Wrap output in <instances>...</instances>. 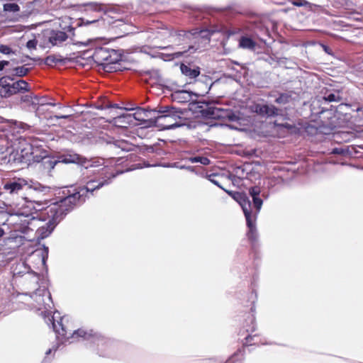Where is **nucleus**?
I'll use <instances>...</instances> for the list:
<instances>
[{
  "label": "nucleus",
  "instance_id": "nucleus-1",
  "mask_svg": "<svg viewBox=\"0 0 363 363\" xmlns=\"http://www.w3.org/2000/svg\"><path fill=\"white\" fill-rule=\"evenodd\" d=\"M261 190L258 186H252L249 189V194L252 199V203L245 194L237 193L235 196V199L241 206L244 212L247 225L249 228L247 235L249 239L252 240H255L257 238L255 222L263 203L259 196Z\"/></svg>",
  "mask_w": 363,
  "mask_h": 363
},
{
  "label": "nucleus",
  "instance_id": "nucleus-2",
  "mask_svg": "<svg viewBox=\"0 0 363 363\" xmlns=\"http://www.w3.org/2000/svg\"><path fill=\"white\" fill-rule=\"evenodd\" d=\"M79 196V193L69 195L59 201L50 204L45 209V212L43 214L47 215L48 230L45 233H42L43 238L47 237L53 230L57 224L60 222L67 213L75 205Z\"/></svg>",
  "mask_w": 363,
  "mask_h": 363
},
{
  "label": "nucleus",
  "instance_id": "nucleus-3",
  "mask_svg": "<svg viewBox=\"0 0 363 363\" xmlns=\"http://www.w3.org/2000/svg\"><path fill=\"white\" fill-rule=\"evenodd\" d=\"M154 112L157 113L153 119V123L156 127L161 130H166L178 126L177 122L180 117L177 113L169 109L168 107L160 108L157 111L155 110Z\"/></svg>",
  "mask_w": 363,
  "mask_h": 363
},
{
  "label": "nucleus",
  "instance_id": "nucleus-4",
  "mask_svg": "<svg viewBox=\"0 0 363 363\" xmlns=\"http://www.w3.org/2000/svg\"><path fill=\"white\" fill-rule=\"evenodd\" d=\"M28 91V84L24 80H19L11 84L9 89L5 91L4 98H8L20 91Z\"/></svg>",
  "mask_w": 363,
  "mask_h": 363
},
{
  "label": "nucleus",
  "instance_id": "nucleus-5",
  "mask_svg": "<svg viewBox=\"0 0 363 363\" xmlns=\"http://www.w3.org/2000/svg\"><path fill=\"white\" fill-rule=\"evenodd\" d=\"M224 27L223 25L213 24L209 26L206 29L202 30L198 33L194 38L201 37L204 39L205 41H209V37L216 33L223 32Z\"/></svg>",
  "mask_w": 363,
  "mask_h": 363
},
{
  "label": "nucleus",
  "instance_id": "nucleus-6",
  "mask_svg": "<svg viewBox=\"0 0 363 363\" xmlns=\"http://www.w3.org/2000/svg\"><path fill=\"white\" fill-rule=\"evenodd\" d=\"M145 110L143 108H137L136 112L134 113L133 115L123 114L117 118H115V121H116V123H122L123 122L122 119H127L126 123L130 124L133 121V120H132L133 118L137 121H142L145 120Z\"/></svg>",
  "mask_w": 363,
  "mask_h": 363
},
{
  "label": "nucleus",
  "instance_id": "nucleus-7",
  "mask_svg": "<svg viewBox=\"0 0 363 363\" xmlns=\"http://www.w3.org/2000/svg\"><path fill=\"white\" fill-rule=\"evenodd\" d=\"M26 185H27V182L23 179L19 178L17 180L6 182L4 186V189L11 194H18Z\"/></svg>",
  "mask_w": 363,
  "mask_h": 363
},
{
  "label": "nucleus",
  "instance_id": "nucleus-8",
  "mask_svg": "<svg viewBox=\"0 0 363 363\" xmlns=\"http://www.w3.org/2000/svg\"><path fill=\"white\" fill-rule=\"evenodd\" d=\"M191 35L192 34H191L190 33H184V35H182V37L184 38L189 39ZM181 36V34L177 36L173 35V33L167 28H161L157 31L155 39L161 41H164L166 40H168L171 37H176L177 38H179Z\"/></svg>",
  "mask_w": 363,
  "mask_h": 363
},
{
  "label": "nucleus",
  "instance_id": "nucleus-9",
  "mask_svg": "<svg viewBox=\"0 0 363 363\" xmlns=\"http://www.w3.org/2000/svg\"><path fill=\"white\" fill-rule=\"evenodd\" d=\"M212 114L216 117L228 118L230 121H235L239 119V117L229 109L214 108L212 111Z\"/></svg>",
  "mask_w": 363,
  "mask_h": 363
},
{
  "label": "nucleus",
  "instance_id": "nucleus-10",
  "mask_svg": "<svg viewBox=\"0 0 363 363\" xmlns=\"http://www.w3.org/2000/svg\"><path fill=\"white\" fill-rule=\"evenodd\" d=\"M67 35L63 31L52 30L48 36V41L52 45H59L67 39Z\"/></svg>",
  "mask_w": 363,
  "mask_h": 363
},
{
  "label": "nucleus",
  "instance_id": "nucleus-11",
  "mask_svg": "<svg viewBox=\"0 0 363 363\" xmlns=\"http://www.w3.org/2000/svg\"><path fill=\"white\" fill-rule=\"evenodd\" d=\"M172 99L178 103H186L191 100V94L187 91L181 90L172 94Z\"/></svg>",
  "mask_w": 363,
  "mask_h": 363
},
{
  "label": "nucleus",
  "instance_id": "nucleus-12",
  "mask_svg": "<svg viewBox=\"0 0 363 363\" xmlns=\"http://www.w3.org/2000/svg\"><path fill=\"white\" fill-rule=\"evenodd\" d=\"M106 184H108V182L105 179L101 181L91 179L86 182V185L84 189H86V191L92 192L95 189H98Z\"/></svg>",
  "mask_w": 363,
  "mask_h": 363
},
{
  "label": "nucleus",
  "instance_id": "nucleus-13",
  "mask_svg": "<svg viewBox=\"0 0 363 363\" xmlns=\"http://www.w3.org/2000/svg\"><path fill=\"white\" fill-rule=\"evenodd\" d=\"M180 69L183 74L189 77L191 79L196 77L200 73L199 68L192 69L188 65H185L184 64H182Z\"/></svg>",
  "mask_w": 363,
  "mask_h": 363
},
{
  "label": "nucleus",
  "instance_id": "nucleus-14",
  "mask_svg": "<svg viewBox=\"0 0 363 363\" xmlns=\"http://www.w3.org/2000/svg\"><path fill=\"white\" fill-rule=\"evenodd\" d=\"M55 318H56V316L52 317V325L53 330H55V332L56 333H57L62 336H65L66 335V330L64 328V326L62 324V320L65 319V318H60V320L57 321V323H55Z\"/></svg>",
  "mask_w": 363,
  "mask_h": 363
},
{
  "label": "nucleus",
  "instance_id": "nucleus-15",
  "mask_svg": "<svg viewBox=\"0 0 363 363\" xmlns=\"http://www.w3.org/2000/svg\"><path fill=\"white\" fill-rule=\"evenodd\" d=\"M239 47L244 49L254 50L255 43L250 38L242 37L239 41Z\"/></svg>",
  "mask_w": 363,
  "mask_h": 363
},
{
  "label": "nucleus",
  "instance_id": "nucleus-16",
  "mask_svg": "<svg viewBox=\"0 0 363 363\" xmlns=\"http://www.w3.org/2000/svg\"><path fill=\"white\" fill-rule=\"evenodd\" d=\"M37 194H42V195H47L50 191V188L48 186H43L40 184H35L30 186Z\"/></svg>",
  "mask_w": 363,
  "mask_h": 363
},
{
  "label": "nucleus",
  "instance_id": "nucleus-17",
  "mask_svg": "<svg viewBox=\"0 0 363 363\" xmlns=\"http://www.w3.org/2000/svg\"><path fill=\"white\" fill-rule=\"evenodd\" d=\"M64 60L60 56L49 55L45 59V64L49 66H53L58 62H62Z\"/></svg>",
  "mask_w": 363,
  "mask_h": 363
},
{
  "label": "nucleus",
  "instance_id": "nucleus-18",
  "mask_svg": "<svg viewBox=\"0 0 363 363\" xmlns=\"http://www.w3.org/2000/svg\"><path fill=\"white\" fill-rule=\"evenodd\" d=\"M9 79H10V78L7 77H2L0 78V86H1L0 95L2 97H4V94H5L4 91H6L11 84L9 82Z\"/></svg>",
  "mask_w": 363,
  "mask_h": 363
},
{
  "label": "nucleus",
  "instance_id": "nucleus-19",
  "mask_svg": "<svg viewBox=\"0 0 363 363\" xmlns=\"http://www.w3.org/2000/svg\"><path fill=\"white\" fill-rule=\"evenodd\" d=\"M281 114V111L273 105H267L266 111L267 116H274Z\"/></svg>",
  "mask_w": 363,
  "mask_h": 363
},
{
  "label": "nucleus",
  "instance_id": "nucleus-20",
  "mask_svg": "<svg viewBox=\"0 0 363 363\" xmlns=\"http://www.w3.org/2000/svg\"><path fill=\"white\" fill-rule=\"evenodd\" d=\"M197 49H198V48H195L194 45H189L188 50H184L183 51L174 52L172 54H171V56L172 57V59L177 58V57H181L183 54L186 53L187 51H189L191 53V52H194Z\"/></svg>",
  "mask_w": 363,
  "mask_h": 363
},
{
  "label": "nucleus",
  "instance_id": "nucleus-21",
  "mask_svg": "<svg viewBox=\"0 0 363 363\" xmlns=\"http://www.w3.org/2000/svg\"><path fill=\"white\" fill-rule=\"evenodd\" d=\"M189 160L192 163L200 162L203 165H208L210 164V160L205 157H190Z\"/></svg>",
  "mask_w": 363,
  "mask_h": 363
},
{
  "label": "nucleus",
  "instance_id": "nucleus-22",
  "mask_svg": "<svg viewBox=\"0 0 363 363\" xmlns=\"http://www.w3.org/2000/svg\"><path fill=\"white\" fill-rule=\"evenodd\" d=\"M29 69L24 66L18 67L13 69V74L18 77H23L28 74Z\"/></svg>",
  "mask_w": 363,
  "mask_h": 363
},
{
  "label": "nucleus",
  "instance_id": "nucleus-23",
  "mask_svg": "<svg viewBox=\"0 0 363 363\" xmlns=\"http://www.w3.org/2000/svg\"><path fill=\"white\" fill-rule=\"evenodd\" d=\"M4 10L9 12H17L20 10V7L14 3L5 4L4 5Z\"/></svg>",
  "mask_w": 363,
  "mask_h": 363
},
{
  "label": "nucleus",
  "instance_id": "nucleus-24",
  "mask_svg": "<svg viewBox=\"0 0 363 363\" xmlns=\"http://www.w3.org/2000/svg\"><path fill=\"white\" fill-rule=\"evenodd\" d=\"M291 99V96L289 94H282L276 99L275 101L277 104H286L290 101Z\"/></svg>",
  "mask_w": 363,
  "mask_h": 363
},
{
  "label": "nucleus",
  "instance_id": "nucleus-25",
  "mask_svg": "<svg viewBox=\"0 0 363 363\" xmlns=\"http://www.w3.org/2000/svg\"><path fill=\"white\" fill-rule=\"evenodd\" d=\"M292 4L296 6H306L311 8L313 4H311L310 2L307 1L306 0H294L292 1Z\"/></svg>",
  "mask_w": 363,
  "mask_h": 363
},
{
  "label": "nucleus",
  "instance_id": "nucleus-26",
  "mask_svg": "<svg viewBox=\"0 0 363 363\" xmlns=\"http://www.w3.org/2000/svg\"><path fill=\"white\" fill-rule=\"evenodd\" d=\"M326 101H339L340 96L338 94H329L328 96L324 97Z\"/></svg>",
  "mask_w": 363,
  "mask_h": 363
},
{
  "label": "nucleus",
  "instance_id": "nucleus-27",
  "mask_svg": "<svg viewBox=\"0 0 363 363\" xmlns=\"http://www.w3.org/2000/svg\"><path fill=\"white\" fill-rule=\"evenodd\" d=\"M267 105H257L255 106V111L262 116L266 115Z\"/></svg>",
  "mask_w": 363,
  "mask_h": 363
},
{
  "label": "nucleus",
  "instance_id": "nucleus-28",
  "mask_svg": "<svg viewBox=\"0 0 363 363\" xmlns=\"http://www.w3.org/2000/svg\"><path fill=\"white\" fill-rule=\"evenodd\" d=\"M75 335L79 336V337H84L85 338H87V336H90V333H87L86 331L82 329H79L77 330H75L73 334L72 337H74Z\"/></svg>",
  "mask_w": 363,
  "mask_h": 363
},
{
  "label": "nucleus",
  "instance_id": "nucleus-29",
  "mask_svg": "<svg viewBox=\"0 0 363 363\" xmlns=\"http://www.w3.org/2000/svg\"><path fill=\"white\" fill-rule=\"evenodd\" d=\"M218 175L217 174H211L210 175L208 176V180L212 182L213 184H214L215 185L218 186V187H220V189H223V188L220 185L219 182L216 179V177H217Z\"/></svg>",
  "mask_w": 363,
  "mask_h": 363
},
{
  "label": "nucleus",
  "instance_id": "nucleus-30",
  "mask_svg": "<svg viewBox=\"0 0 363 363\" xmlns=\"http://www.w3.org/2000/svg\"><path fill=\"white\" fill-rule=\"evenodd\" d=\"M43 162L45 165L48 164L50 169H53L55 164L57 163L56 161H52L50 158H44Z\"/></svg>",
  "mask_w": 363,
  "mask_h": 363
},
{
  "label": "nucleus",
  "instance_id": "nucleus-31",
  "mask_svg": "<svg viewBox=\"0 0 363 363\" xmlns=\"http://www.w3.org/2000/svg\"><path fill=\"white\" fill-rule=\"evenodd\" d=\"M86 6L90 10L100 11L101 9V5L96 3H89Z\"/></svg>",
  "mask_w": 363,
  "mask_h": 363
},
{
  "label": "nucleus",
  "instance_id": "nucleus-32",
  "mask_svg": "<svg viewBox=\"0 0 363 363\" xmlns=\"http://www.w3.org/2000/svg\"><path fill=\"white\" fill-rule=\"evenodd\" d=\"M101 65L103 66V69L106 71V72H111L113 71L114 69V67L113 66V64H111V63H108V62H106V63H103L101 64Z\"/></svg>",
  "mask_w": 363,
  "mask_h": 363
},
{
  "label": "nucleus",
  "instance_id": "nucleus-33",
  "mask_svg": "<svg viewBox=\"0 0 363 363\" xmlns=\"http://www.w3.org/2000/svg\"><path fill=\"white\" fill-rule=\"evenodd\" d=\"M0 52L3 53V54H10L12 52V50L7 45H0Z\"/></svg>",
  "mask_w": 363,
  "mask_h": 363
},
{
  "label": "nucleus",
  "instance_id": "nucleus-34",
  "mask_svg": "<svg viewBox=\"0 0 363 363\" xmlns=\"http://www.w3.org/2000/svg\"><path fill=\"white\" fill-rule=\"evenodd\" d=\"M37 45V41L35 40H30L26 43V47L28 49H35Z\"/></svg>",
  "mask_w": 363,
  "mask_h": 363
},
{
  "label": "nucleus",
  "instance_id": "nucleus-35",
  "mask_svg": "<svg viewBox=\"0 0 363 363\" xmlns=\"http://www.w3.org/2000/svg\"><path fill=\"white\" fill-rule=\"evenodd\" d=\"M71 116H72L71 114L62 115V116H50V119L51 121H53L54 119H59V118H69Z\"/></svg>",
  "mask_w": 363,
  "mask_h": 363
},
{
  "label": "nucleus",
  "instance_id": "nucleus-36",
  "mask_svg": "<svg viewBox=\"0 0 363 363\" xmlns=\"http://www.w3.org/2000/svg\"><path fill=\"white\" fill-rule=\"evenodd\" d=\"M4 143H5L4 140H0V149H1V152H0V155L4 154L7 149V147Z\"/></svg>",
  "mask_w": 363,
  "mask_h": 363
},
{
  "label": "nucleus",
  "instance_id": "nucleus-37",
  "mask_svg": "<svg viewBox=\"0 0 363 363\" xmlns=\"http://www.w3.org/2000/svg\"><path fill=\"white\" fill-rule=\"evenodd\" d=\"M9 62L6 60H2L0 62V71L3 70L5 66L9 65Z\"/></svg>",
  "mask_w": 363,
  "mask_h": 363
},
{
  "label": "nucleus",
  "instance_id": "nucleus-38",
  "mask_svg": "<svg viewBox=\"0 0 363 363\" xmlns=\"http://www.w3.org/2000/svg\"><path fill=\"white\" fill-rule=\"evenodd\" d=\"M332 153L337 154V155H342V154H343V150L340 148H335L333 150Z\"/></svg>",
  "mask_w": 363,
  "mask_h": 363
},
{
  "label": "nucleus",
  "instance_id": "nucleus-39",
  "mask_svg": "<svg viewBox=\"0 0 363 363\" xmlns=\"http://www.w3.org/2000/svg\"><path fill=\"white\" fill-rule=\"evenodd\" d=\"M38 104H40V106H43L48 104V102L46 101L45 98L43 97L38 101Z\"/></svg>",
  "mask_w": 363,
  "mask_h": 363
},
{
  "label": "nucleus",
  "instance_id": "nucleus-40",
  "mask_svg": "<svg viewBox=\"0 0 363 363\" xmlns=\"http://www.w3.org/2000/svg\"><path fill=\"white\" fill-rule=\"evenodd\" d=\"M22 100H23V101H28V96H26L25 97H23V98H22Z\"/></svg>",
  "mask_w": 363,
  "mask_h": 363
},
{
  "label": "nucleus",
  "instance_id": "nucleus-41",
  "mask_svg": "<svg viewBox=\"0 0 363 363\" xmlns=\"http://www.w3.org/2000/svg\"><path fill=\"white\" fill-rule=\"evenodd\" d=\"M44 293L47 294V297H48V299H50V298H51V297H50V293H49V292L44 291Z\"/></svg>",
  "mask_w": 363,
  "mask_h": 363
},
{
  "label": "nucleus",
  "instance_id": "nucleus-42",
  "mask_svg": "<svg viewBox=\"0 0 363 363\" xmlns=\"http://www.w3.org/2000/svg\"><path fill=\"white\" fill-rule=\"evenodd\" d=\"M47 105H50V106H55L56 105V104H55V103H52V102H50V103H48V104H47Z\"/></svg>",
  "mask_w": 363,
  "mask_h": 363
},
{
  "label": "nucleus",
  "instance_id": "nucleus-43",
  "mask_svg": "<svg viewBox=\"0 0 363 363\" xmlns=\"http://www.w3.org/2000/svg\"><path fill=\"white\" fill-rule=\"evenodd\" d=\"M109 107L118 108V106L116 104H113V105H111Z\"/></svg>",
  "mask_w": 363,
  "mask_h": 363
},
{
  "label": "nucleus",
  "instance_id": "nucleus-44",
  "mask_svg": "<svg viewBox=\"0 0 363 363\" xmlns=\"http://www.w3.org/2000/svg\"><path fill=\"white\" fill-rule=\"evenodd\" d=\"M125 110L130 111V110H134L135 108H125Z\"/></svg>",
  "mask_w": 363,
  "mask_h": 363
},
{
  "label": "nucleus",
  "instance_id": "nucleus-45",
  "mask_svg": "<svg viewBox=\"0 0 363 363\" xmlns=\"http://www.w3.org/2000/svg\"><path fill=\"white\" fill-rule=\"evenodd\" d=\"M50 352H51V350H50V349H49V350L46 352V354H50Z\"/></svg>",
  "mask_w": 363,
  "mask_h": 363
},
{
  "label": "nucleus",
  "instance_id": "nucleus-46",
  "mask_svg": "<svg viewBox=\"0 0 363 363\" xmlns=\"http://www.w3.org/2000/svg\"><path fill=\"white\" fill-rule=\"evenodd\" d=\"M186 169H190V170H191V169H192V167H186Z\"/></svg>",
  "mask_w": 363,
  "mask_h": 363
},
{
  "label": "nucleus",
  "instance_id": "nucleus-47",
  "mask_svg": "<svg viewBox=\"0 0 363 363\" xmlns=\"http://www.w3.org/2000/svg\"><path fill=\"white\" fill-rule=\"evenodd\" d=\"M70 162H75V159H72Z\"/></svg>",
  "mask_w": 363,
  "mask_h": 363
},
{
  "label": "nucleus",
  "instance_id": "nucleus-48",
  "mask_svg": "<svg viewBox=\"0 0 363 363\" xmlns=\"http://www.w3.org/2000/svg\"><path fill=\"white\" fill-rule=\"evenodd\" d=\"M44 230V228L43 227L41 229H39V230Z\"/></svg>",
  "mask_w": 363,
  "mask_h": 363
},
{
  "label": "nucleus",
  "instance_id": "nucleus-49",
  "mask_svg": "<svg viewBox=\"0 0 363 363\" xmlns=\"http://www.w3.org/2000/svg\"><path fill=\"white\" fill-rule=\"evenodd\" d=\"M180 168H181V169H184V168H185V167H184V166H182Z\"/></svg>",
  "mask_w": 363,
  "mask_h": 363
}]
</instances>
